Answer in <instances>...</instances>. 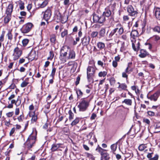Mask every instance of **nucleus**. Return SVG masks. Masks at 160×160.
I'll return each mask as SVG.
<instances>
[{
    "label": "nucleus",
    "mask_w": 160,
    "mask_h": 160,
    "mask_svg": "<svg viewBox=\"0 0 160 160\" xmlns=\"http://www.w3.org/2000/svg\"><path fill=\"white\" fill-rule=\"evenodd\" d=\"M110 8L113 10L115 8V5L113 4L109 6V7H107L105 8L102 14L100 16L96 14H93V22H98L100 23H102L104 22L106 20L105 16L108 17L111 14V12L110 9Z\"/></svg>",
    "instance_id": "obj_1"
},
{
    "label": "nucleus",
    "mask_w": 160,
    "mask_h": 160,
    "mask_svg": "<svg viewBox=\"0 0 160 160\" xmlns=\"http://www.w3.org/2000/svg\"><path fill=\"white\" fill-rule=\"evenodd\" d=\"M36 140V135H33L32 133L28 137L24 144L25 147L28 149H30L34 146Z\"/></svg>",
    "instance_id": "obj_2"
},
{
    "label": "nucleus",
    "mask_w": 160,
    "mask_h": 160,
    "mask_svg": "<svg viewBox=\"0 0 160 160\" xmlns=\"http://www.w3.org/2000/svg\"><path fill=\"white\" fill-rule=\"evenodd\" d=\"M90 101L89 100L86 98L81 99L78 106L79 111L83 112L86 111L89 105Z\"/></svg>",
    "instance_id": "obj_3"
},
{
    "label": "nucleus",
    "mask_w": 160,
    "mask_h": 160,
    "mask_svg": "<svg viewBox=\"0 0 160 160\" xmlns=\"http://www.w3.org/2000/svg\"><path fill=\"white\" fill-rule=\"evenodd\" d=\"M68 47L67 46L62 47L60 52V58L63 63L65 62L68 59V56H67V52Z\"/></svg>",
    "instance_id": "obj_4"
},
{
    "label": "nucleus",
    "mask_w": 160,
    "mask_h": 160,
    "mask_svg": "<svg viewBox=\"0 0 160 160\" xmlns=\"http://www.w3.org/2000/svg\"><path fill=\"white\" fill-rule=\"evenodd\" d=\"M96 150L100 154L101 160H108L109 159V154L107 153V150L101 147H98L96 148Z\"/></svg>",
    "instance_id": "obj_5"
},
{
    "label": "nucleus",
    "mask_w": 160,
    "mask_h": 160,
    "mask_svg": "<svg viewBox=\"0 0 160 160\" xmlns=\"http://www.w3.org/2000/svg\"><path fill=\"white\" fill-rule=\"evenodd\" d=\"M96 69V68L94 65L88 66L87 68V77L88 80H90L94 76Z\"/></svg>",
    "instance_id": "obj_6"
},
{
    "label": "nucleus",
    "mask_w": 160,
    "mask_h": 160,
    "mask_svg": "<svg viewBox=\"0 0 160 160\" xmlns=\"http://www.w3.org/2000/svg\"><path fill=\"white\" fill-rule=\"evenodd\" d=\"M33 24L31 23H28L23 25L20 30L22 33H26L29 32L31 29Z\"/></svg>",
    "instance_id": "obj_7"
},
{
    "label": "nucleus",
    "mask_w": 160,
    "mask_h": 160,
    "mask_svg": "<svg viewBox=\"0 0 160 160\" xmlns=\"http://www.w3.org/2000/svg\"><path fill=\"white\" fill-rule=\"evenodd\" d=\"M127 9L129 16L135 17L137 16L138 12L136 10L134 9L132 5H128L127 7Z\"/></svg>",
    "instance_id": "obj_8"
},
{
    "label": "nucleus",
    "mask_w": 160,
    "mask_h": 160,
    "mask_svg": "<svg viewBox=\"0 0 160 160\" xmlns=\"http://www.w3.org/2000/svg\"><path fill=\"white\" fill-rule=\"evenodd\" d=\"M113 30L115 31V35L118 36L122 34L124 31L123 28L120 24H118L117 27Z\"/></svg>",
    "instance_id": "obj_9"
},
{
    "label": "nucleus",
    "mask_w": 160,
    "mask_h": 160,
    "mask_svg": "<svg viewBox=\"0 0 160 160\" xmlns=\"http://www.w3.org/2000/svg\"><path fill=\"white\" fill-rule=\"evenodd\" d=\"M22 54V51L18 47L15 48L14 50L13 54V58L14 60L18 59Z\"/></svg>",
    "instance_id": "obj_10"
},
{
    "label": "nucleus",
    "mask_w": 160,
    "mask_h": 160,
    "mask_svg": "<svg viewBox=\"0 0 160 160\" xmlns=\"http://www.w3.org/2000/svg\"><path fill=\"white\" fill-rule=\"evenodd\" d=\"M51 15V9L50 8H48L44 13L43 18L46 21H48L50 18Z\"/></svg>",
    "instance_id": "obj_11"
},
{
    "label": "nucleus",
    "mask_w": 160,
    "mask_h": 160,
    "mask_svg": "<svg viewBox=\"0 0 160 160\" xmlns=\"http://www.w3.org/2000/svg\"><path fill=\"white\" fill-rule=\"evenodd\" d=\"M19 98L20 97L18 96L16 100H12L11 101V104H9L7 106V108H12L13 107L12 104H15L17 106H19L21 103V100Z\"/></svg>",
    "instance_id": "obj_12"
},
{
    "label": "nucleus",
    "mask_w": 160,
    "mask_h": 160,
    "mask_svg": "<svg viewBox=\"0 0 160 160\" xmlns=\"http://www.w3.org/2000/svg\"><path fill=\"white\" fill-rule=\"evenodd\" d=\"M90 38L88 36H85L82 39V44L84 46H87L89 43L90 41Z\"/></svg>",
    "instance_id": "obj_13"
},
{
    "label": "nucleus",
    "mask_w": 160,
    "mask_h": 160,
    "mask_svg": "<svg viewBox=\"0 0 160 160\" xmlns=\"http://www.w3.org/2000/svg\"><path fill=\"white\" fill-rule=\"evenodd\" d=\"M29 114V116L32 117L31 122H36L38 118L37 115H36L35 113V111H30Z\"/></svg>",
    "instance_id": "obj_14"
},
{
    "label": "nucleus",
    "mask_w": 160,
    "mask_h": 160,
    "mask_svg": "<svg viewBox=\"0 0 160 160\" xmlns=\"http://www.w3.org/2000/svg\"><path fill=\"white\" fill-rule=\"evenodd\" d=\"M13 5L12 3L9 4L6 8V14H12L13 9Z\"/></svg>",
    "instance_id": "obj_15"
},
{
    "label": "nucleus",
    "mask_w": 160,
    "mask_h": 160,
    "mask_svg": "<svg viewBox=\"0 0 160 160\" xmlns=\"http://www.w3.org/2000/svg\"><path fill=\"white\" fill-rule=\"evenodd\" d=\"M62 143L53 144L52 145L51 150L52 152H54L57 150L59 148H64L62 146Z\"/></svg>",
    "instance_id": "obj_16"
},
{
    "label": "nucleus",
    "mask_w": 160,
    "mask_h": 160,
    "mask_svg": "<svg viewBox=\"0 0 160 160\" xmlns=\"http://www.w3.org/2000/svg\"><path fill=\"white\" fill-rule=\"evenodd\" d=\"M153 153H149L147 155V157L149 159V160H158V155L156 154L152 157Z\"/></svg>",
    "instance_id": "obj_17"
},
{
    "label": "nucleus",
    "mask_w": 160,
    "mask_h": 160,
    "mask_svg": "<svg viewBox=\"0 0 160 160\" xmlns=\"http://www.w3.org/2000/svg\"><path fill=\"white\" fill-rule=\"evenodd\" d=\"M160 92H157L153 95H151L150 97L148 98L150 99L151 100L156 101L159 95Z\"/></svg>",
    "instance_id": "obj_18"
},
{
    "label": "nucleus",
    "mask_w": 160,
    "mask_h": 160,
    "mask_svg": "<svg viewBox=\"0 0 160 160\" xmlns=\"http://www.w3.org/2000/svg\"><path fill=\"white\" fill-rule=\"evenodd\" d=\"M140 43L138 41H135V43H132V47L135 51H138L139 49Z\"/></svg>",
    "instance_id": "obj_19"
},
{
    "label": "nucleus",
    "mask_w": 160,
    "mask_h": 160,
    "mask_svg": "<svg viewBox=\"0 0 160 160\" xmlns=\"http://www.w3.org/2000/svg\"><path fill=\"white\" fill-rule=\"evenodd\" d=\"M154 14L156 18L160 20V8H156L154 9Z\"/></svg>",
    "instance_id": "obj_20"
},
{
    "label": "nucleus",
    "mask_w": 160,
    "mask_h": 160,
    "mask_svg": "<svg viewBox=\"0 0 160 160\" xmlns=\"http://www.w3.org/2000/svg\"><path fill=\"white\" fill-rule=\"evenodd\" d=\"M36 56V51L34 50L31 51L28 55V58L31 61L35 59Z\"/></svg>",
    "instance_id": "obj_21"
},
{
    "label": "nucleus",
    "mask_w": 160,
    "mask_h": 160,
    "mask_svg": "<svg viewBox=\"0 0 160 160\" xmlns=\"http://www.w3.org/2000/svg\"><path fill=\"white\" fill-rule=\"evenodd\" d=\"M148 54V53L145 50L142 49L140 50V54L139 55V56L141 58H143Z\"/></svg>",
    "instance_id": "obj_22"
},
{
    "label": "nucleus",
    "mask_w": 160,
    "mask_h": 160,
    "mask_svg": "<svg viewBox=\"0 0 160 160\" xmlns=\"http://www.w3.org/2000/svg\"><path fill=\"white\" fill-rule=\"evenodd\" d=\"M138 31L135 29H133L130 35L132 38L135 39V37L138 36Z\"/></svg>",
    "instance_id": "obj_23"
},
{
    "label": "nucleus",
    "mask_w": 160,
    "mask_h": 160,
    "mask_svg": "<svg viewBox=\"0 0 160 160\" xmlns=\"http://www.w3.org/2000/svg\"><path fill=\"white\" fill-rule=\"evenodd\" d=\"M75 57V52L72 51H71L69 52V56L68 57V59H74Z\"/></svg>",
    "instance_id": "obj_24"
},
{
    "label": "nucleus",
    "mask_w": 160,
    "mask_h": 160,
    "mask_svg": "<svg viewBox=\"0 0 160 160\" xmlns=\"http://www.w3.org/2000/svg\"><path fill=\"white\" fill-rule=\"evenodd\" d=\"M122 103H125L126 105L128 106H131L132 103V100L130 99H126L122 102Z\"/></svg>",
    "instance_id": "obj_25"
},
{
    "label": "nucleus",
    "mask_w": 160,
    "mask_h": 160,
    "mask_svg": "<svg viewBox=\"0 0 160 160\" xmlns=\"http://www.w3.org/2000/svg\"><path fill=\"white\" fill-rule=\"evenodd\" d=\"M97 46L99 50H101L104 48L105 44L102 42H99L97 43Z\"/></svg>",
    "instance_id": "obj_26"
},
{
    "label": "nucleus",
    "mask_w": 160,
    "mask_h": 160,
    "mask_svg": "<svg viewBox=\"0 0 160 160\" xmlns=\"http://www.w3.org/2000/svg\"><path fill=\"white\" fill-rule=\"evenodd\" d=\"M6 16L5 17L4 19V22L5 23H8L11 19V15L6 14Z\"/></svg>",
    "instance_id": "obj_27"
},
{
    "label": "nucleus",
    "mask_w": 160,
    "mask_h": 160,
    "mask_svg": "<svg viewBox=\"0 0 160 160\" xmlns=\"http://www.w3.org/2000/svg\"><path fill=\"white\" fill-rule=\"evenodd\" d=\"M132 64V62H129L128 63V66L125 70V72L126 73H130V72H132V70L130 69L131 66Z\"/></svg>",
    "instance_id": "obj_28"
},
{
    "label": "nucleus",
    "mask_w": 160,
    "mask_h": 160,
    "mask_svg": "<svg viewBox=\"0 0 160 160\" xmlns=\"http://www.w3.org/2000/svg\"><path fill=\"white\" fill-rule=\"evenodd\" d=\"M28 78H27L25 79L24 81H23L21 84V87L22 88H24L27 86L29 84L28 82Z\"/></svg>",
    "instance_id": "obj_29"
},
{
    "label": "nucleus",
    "mask_w": 160,
    "mask_h": 160,
    "mask_svg": "<svg viewBox=\"0 0 160 160\" xmlns=\"http://www.w3.org/2000/svg\"><path fill=\"white\" fill-rule=\"evenodd\" d=\"M106 30L105 28H102L99 32V38L103 37L105 34Z\"/></svg>",
    "instance_id": "obj_30"
},
{
    "label": "nucleus",
    "mask_w": 160,
    "mask_h": 160,
    "mask_svg": "<svg viewBox=\"0 0 160 160\" xmlns=\"http://www.w3.org/2000/svg\"><path fill=\"white\" fill-rule=\"evenodd\" d=\"M85 156L87 158L91 159V160H94V158L92 154L88 152H86L84 153Z\"/></svg>",
    "instance_id": "obj_31"
},
{
    "label": "nucleus",
    "mask_w": 160,
    "mask_h": 160,
    "mask_svg": "<svg viewBox=\"0 0 160 160\" xmlns=\"http://www.w3.org/2000/svg\"><path fill=\"white\" fill-rule=\"evenodd\" d=\"M18 2L20 9L21 10H23L24 8V2L21 0L19 1Z\"/></svg>",
    "instance_id": "obj_32"
},
{
    "label": "nucleus",
    "mask_w": 160,
    "mask_h": 160,
    "mask_svg": "<svg viewBox=\"0 0 160 160\" xmlns=\"http://www.w3.org/2000/svg\"><path fill=\"white\" fill-rule=\"evenodd\" d=\"M7 36L8 37V40H10V41L12 40L13 39V35L12 34V31H8Z\"/></svg>",
    "instance_id": "obj_33"
},
{
    "label": "nucleus",
    "mask_w": 160,
    "mask_h": 160,
    "mask_svg": "<svg viewBox=\"0 0 160 160\" xmlns=\"http://www.w3.org/2000/svg\"><path fill=\"white\" fill-rule=\"evenodd\" d=\"M115 31H114L113 30H112L108 36L107 37L108 40L112 39L113 36L115 34Z\"/></svg>",
    "instance_id": "obj_34"
},
{
    "label": "nucleus",
    "mask_w": 160,
    "mask_h": 160,
    "mask_svg": "<svg viewBox=\"0 0 160 160\" xmlns=\"http://www.w3.org/2000/svg\"><path fill=\"white\" fill-rule=\"evenodd\" d=\"M49 56L47 58V59L48 60H52L54 56L53 51L52 50L51 51L49 52Z\"/></svg>",
    "instance_id": "obj_35"
},
{
    "label": "nucleus",
    "mask_w": 160,
    "mask_h": 160,
    "mask_svg": "<svg viewBox=\"0 0 160 160\" xmlns=\"http://www.w3.org/2000/svg\"><path fill=\"white\" fill-rule=\"evenodd\" d=\"M48 1L47 0H45L43 1L42 2L40 5L39 7L41 8H44L48 4Z\"/></svg>",
    "instance_id": "obj_36"
},
{
    "label": "nucleus",
    "mask_w": 160,
    "mask_h": 160,
    "mask_svg": "<svg viewBox=\"0 0 160 160\" xmlns=\"http://www.w3.org/2000/svg\"><path fill=\"white\" fill-rule=\"evenodd\" d=\"M147 147V145L145 144H142L140 145L138 147V149L140 151H143Z\"/></svg>",
    "instance_id": "obj_37"
},
{
    "label": "nucleus",
    "mask_w": 160,
    "mask_h": 160,
    "mask_svg": "<svg viewBox=\"0 0 160 160\" xmlns=\"http://www.w3.org/2000/svg\"><path fill=\"white\" fill-rule=\"evenodd\" d=\"M79 121V118H76V119L73 120L71 123V125L72 126L78 124Z\"/></svg>",
    "instance_id": "obj_38"
},
{
    "label": "nucleus",
    "mask_w": 160,
    "mask_h": 160,
    "mask_svg": "<svg viewBox=\"0 0 160 160\" xmlns=\"http://www.w3.org/2000/svg\"><path fill=\"white\" fill-rule=\"evenodd\" d=\"M127 88V85L125 83L120 84L119 85L118 88L121 89L122 90H125Z\"/></svg>",
    "instance_id": "obj_39"
},
{
    "label": "nucleus",
    "mask_w": 160,
    "mask_h": 160,
    "mask_svg": "<svg viewBox=\"0 0 160 160\" xmlns=\"http://www.w3.org/2000/svg\"><path fill=\"white\" fill-rule=\"evenodd\" d=\"M117 147V143L112 145L111 146V148L113 152H114L116 150Z\"/></svg>",
    "instance_id": "obj_40"
},
{
    "label": "nucleus",
    "mask_w": 160,
    "mask_h": 160,
    "mask_svg": "<svg viewBox=\"0 0 160 160\" xmlns=\"http://www.w3.org/2000/svg\"><path fill=\"white\" fill-rule=\"evenodd\" d=\"M68 114H69V120H72L73 118L74 114L72 112L71 110L68 111Z\"/></svg>",
    "instance_id": "obj_41"
},
{
    "label": "nucleus",
    "mask_w": 160,
    "mask_h": 160,
    "mask_svg": "<svg viewBox=\"0 0 160 160\" xmlns=\"http://www.w3.org/2000/svg\"><path fill=\"white\" fill-rule=\"evenodd\" d=\"M107 72L106 71H101L98 73V76L99 77H105L107 74Z\"/></svg>",
    "instance_id": "obj_42"
},
{
    "label": "nucleus",
    "mask_w": 160,
    "mask_h": 160,
    "mask_svg": "<svg viewBox=\"0 0 160 160\" xmlns=\"http://www.w3.org/2000/svg\"><path fill=\"white\" fill-rule=\"evenodd\" d=\"M152 38L155 41H158L160 44V37L159 36L155 35L153 36Z\"/></svg>",
    "instance_id": "obj_43"
},
{
    "label": "nucleus",
    "mask_w": 160,
    "mask_h": 160,
    "mask_svg": "<svg viewBox=\"0 0 160 160\" xmlns=\"http://www.w3.org/2000/svg\"><path fill=\"white\" fill-rule=\"evenodd\" d=\"M152 30L155 32L160 33V27L158 26H156L152 28Z\"/></svg>",
    "instance_id": "obj_44"
},
{
    "label": "nucleus",
    "mask_w": 160,
    "mask_h": 160,
    "mask_svg": "<svg viewBox=\"0 0 160 160\" xmlns=\"http://www.w3.org/2000/svg\"><path fill=\"white\" fill-rule=\"evenodd\" d=\"M109 82L111 85L113 86L115 83L116 81L115 79L112 77L109 79Z\"/></svg>",
    "instance_id": "obj_45"
},
{
    "label": "nucleus",
    "mask_w": 160,
    "mask_h": 160,
    "mask_svg": "<svg viewBox=\"0 0 160 160\" xmlns=\"http://www.w3.org/2000/svg\"><path fill=\"white\" fill-rule=\"evenodd\" d=\"M125 154V156L127 158H128L130 157L131 154H132V151L130 150H128V152L125 151V153H124Z\"/></svg>",
    "instance_id": "obj_46"
},
{
    "label": "nucleus",
    "mask_w": 160,
    "mask_h": 160,
    "mask_svg": "<svg viewBox=\"0 0 160 160\" xmlns=\"http://www.w3.org/2000/svg\"><path fill=\"white\" fill-rule=\"evenodd\" d=\"M29 40L28 39H24L22 41V44L23 46H26L29 42Z\"/></svg>",
    "instance_id": "obj_47"
},
{
    "label": "nucleus",
    "mask_w": 160,
    "mask_h": 160,
    "mask_svg": "<svg viewBox=\"0 0 160 160\" xmlns=\"http://www.w3.org/2000/svg\"><path fill=\"white\" fill-rule=\"evenodd\" d=\"M76 92L78 98H80L82 95L83 93L80 90H77Z\"/></svg>",
    "instance_id": "obj_48"
},
{
    "label": "nucleus",
    "mask_w": 160,
    "mask_h": 160,
    "mask_svg": "<svg viewBox=\"0 0 160 160\" xmlns=\"http://www.w3.org/2000/svg\"><path fill=\"white\" fill-rule=\"evenodd\" d=\"M56 68H52L51 73L50 76L52 77V78H53L54 77L56 71Z\"/></svg>",
    "instance_id": "obj_49"
},
{
    "label": "nucleus",
    "mask_w": 160,
    "mask_h": 160,
    "mask_svg": "<svg viewBox=\"0 0 160 160\" xmlns=\"http://www.w3.org/2000/svg\"><path fill=\"white\" fill-rule=\"evenodd\" d=\"M24 118V116L23 114L21 115L20 116H18L17 119L19 122H22Z\"/></svg>",
    "instance_id": "obj_50"
},
{
    "label": "nucleus",
    "mask_w": 160,
    "mask_h": 160,
    "mask_svg": "<svg viewBox=\"0 0 160 160\" xmlns=\"http://www.w3.org/2000/svg\"><path fill=\"white\" fill-rule=\"evenodd\" d=\"M55 36L54 35H51L50 36V41L52 43H54L56 41Z\"/></svg>",
    "instance_id": "obj_51"
},
{
    "label": "nucleus",
    "mask_w": 160,
    "mask_h": 160,
    "mask_svg": "<svg viewBox=\"0 0 160 160\" xmlns=\"http://www.w3.org/2000/svg\"><path fill=\"white\" fill-rule=\"evenodd\" d=\"M98 32L93 31L91 34V36L92 38H94L96 37L98 35Z\"/></svg>",
    "instance_id": "obj_52"
},
{
    "label": "nucleus",
    "mask_w": 160,
    "mask_h": 160,
    "mask_svg": "<svg viewBox=\"0 0 160 160\" xmlns=\"http://www.w3.org/2000/svg\"><path fill=\"white\" fill-rule=\"evenodd\" d=\"M93 135H94L93 133L92 132H91L89 133L88 135H87V137L88 139H90V140H92V138Z\"/></svg>",
    "instance_id": "obj_53"
},
{
    "label": "nucleus",
    "mask_w": 160,
    "mask_h": 160,
    "mask_svg": "<svg viewBox=\"0 0 160 160\" xmlns=\"http://www.w3.org/2000/svg\"><path fill=\"white\" fill-rule=\"evenodd\" d=\"M68 34V30H65L64 31L61 33V36L62 37H64L65 36Z\"/></svg>",
    "instance_id": "obj_54"
},
{
    "label": "nucleus",
    "mask_w": 160,
    "mask_h": 160,
    "mask_svg": "<svg viewBox=\"0 0 160 160\" xmlns=\"http://www.w3.org/2000/svg\"><path fill=\"white\" fill-rule=\"evenodd\" d=\"M130 19L129 16L128 15H125L123 17V19L124 21H128Z\"/></svg>",
    "instance_id": "obj_55"
},
{
    "label": "nucleus",
    "mask_w": 160,
    "mask_h": 160,
    "mask_svg": "<svg viewBox=\"0 0 160 160\" xmlns=\"http://www.w3.org/2000/svg\"><path fill=\"white\" fill-rule=\"evenodd\" d=\"M14 113L13 112H9L6 113V115L7 117L8 118L11 117L13 115Z\"/></svg>",
    "instance_id": "obj_56"
},
{
    "label": "nucleus",
    "mask_w": 160,
    "mask_h": 160,
    "mask_svg": "<svg viewBox=\"0 0 160 160\" xmlns=\"http://www.w3.org/2000/svg\"><path fill=\"white\" fill-rule=\"evenodd\" d=\"M11 152L10 149H8L7 151L5 152V155L6 156H10V153Z\"/></svg>",
    "instance_id": "obj_57"
},
{
    "label": "nucleus",
    "mask_w": 160,
    "mask_h": 160,
    "mask_svg": "<svg viewBox=\"0 0 160 160\" xmlns=\"http://www.w3.org/2000/svg\"><path fill=\"white\" fill-rule=\"evenodd\" d=\"M148 114L150 116H154L155 115V113L151 111H148L147 112Z\"/></svg>",
    "instance_id": "obj_58"
},
{
    "label": "nucleus",
    "mask_w": 160,
    "mask_h": 160,
    "mask_svg": "<svg viewBox=\"0 0 160 160\" xmlns=\"http://www.w3.org/2000/svg\"><path fill=\"white\" fill-rule=\"evenodd\" d=\"M15 128H13L12 129L9 133V135L10 136H12V135L15 132Z\"/></svg>",
    "instance_id": "obj_59"
},
{
    "label": "nucleus",
    "mask_w": 160,
    "mask_h": 160,
    "mask_svg": "<svg viewBox=\"0 0 160 160\" xmlns=\"http://www.w3.org/2000/svg\"><path fill=\"white\" fill-rule=\"evenodd\" d=\"M80 79V78L79 76H78L75 82V84L76 85H77L79 83V81Z\"/></svg>",
    "instance_id": "obj_60"
},
{
    "label": "nucleus",
    "mask_w": 160,
    "mask_h": 160,
    "mask_svg": "<svg viewBox=\"0 0 160 160\" xmlns=\"http://www.w3.org/2000/svg\"><path fill=\"white\" fill-rule=\"evenodd\" d=\"M98 65L101 66L102 67H104L103 63L100 60H99L98 61Z\"/></svg>",
    "instance_id": "obj_61"
},
{
    "label": "nucleus",
    "mask_w": 160,
    "mask_h": 160,
    "mask_svg": "<svg viewBox=\"0 0 160 160\" xmlns=\"http://www.w3.org/2000/svg\"><path fill=\"white\" fill-rule=\"evenodd\" d=\"M4 40V34H2L0 36V42H2Z\"/></svg>",
    "instance_id": "obj_62"
},
{
    "label": "nucleus",
    "mask_w": 160,
    "mask_h": 160,
    "mask_svg": "<svg viewBox=\"0 0 160 160\" xmlns=\"http://www.w3.org/2000/svg\"><path fill=\"white\" fill-rule=\"evenodd\" d=\"M113 66L114 68H116L117 66L118 63L116 61H113L112 62Z\"/></svg>",
    "instance_id": "obj_63"
},
{
    "label": "nucleus",
    "mask_w": 160,
    "mask_h": 160,
    "mask_svg": "<svg viewBox=\"0 0 160 160\" xmlns=\"http://www.w3.org/2000/svg\"><path fill=\"white\" fill-rule=\"evenodd\" d=\"M160 128V122H158L156 123L155 127V128L156 129L158 128Z\"/></svg>",
    "instance_id": "obj_64"
}]
</instances>
